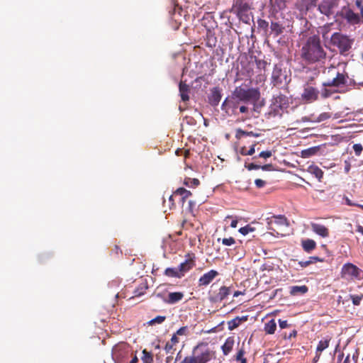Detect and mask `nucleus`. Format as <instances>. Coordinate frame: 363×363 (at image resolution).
<instances>
[{
    "label": "nucleus",
    "mask_w": 363,
    "mask_h": 363,
    "mask_svg": "<svg viewBox=\"0 0 363 363\" xmlns=\"http://www.w3.org/2000/svg\"><path fill=\"white\" fill-rule=\"evenodd\" d=\"M301 58L307 64L323 63L327 57L320 36L313 35L308 37L301 48Z\"/></svg>",
    "instance_id": "1"
},
{
    "label": "nucleus",
    "mask_w": 363,
    "mask_h": 363,
    "mask_svg": "<svg viewBox=\"0 0 363 363\" xmlns=\"http://www.w3.org/2000/svg\"><path fill=\"white\" fill-rule=\"evenodd\" d=\"M214 356L207 342H199L192 350V354L186 356L179 363H207Z\"/></svg>",
    "instance_id": "2"
},
{
    "label": "nucleus",
    "mask_w": 363,
    "mask_h": 363,
    "mask_svg": "<svg viewBox=\"0 0 363 363\" xmlns=\"http://www.w3.org/2000/svg\"><path fill=\"white\" fill-rule=\"evenodd\" d=\"M325 72L329 77L323 83V86L342 88L347 85L349 77L345 70L340 71L338 68L331 66Z\"/></svg>",
    "instance_id": "3"
},
{
    "label": "nucleus",
    "mask_w": 363,
    "mask_h": 363,
    "mask_svg": "<svg viewBox=\"0 0 363 363\" xmlns=\"http://www.w3.org/2000/svg\"><path fill=\"white\" fill-rule=\"evenodd\" d=\"M233 96L240 102L255 104L259 99L260 92L257 88L245 89L240 86L235 89Z\"/></svg>",
    "instance_id": "4"
},
{
    "label": "nucleus",
    "mask_w": 363,
    "mask_h": 363,
    "mask_svg": "<svg viewBox=\"0 0 363 363\" xmlns=\"http://www.w3.org/2000/svg\"><path fill=\"white\" fill-rule=\"evenodd\" d=\"M353 42V39L339 32L334 33L330 38L331 44L337 47L342 55L351 49Z\"/></svg>",
    "instance_id": "5"
},
{
    "label": "nucleus",
    "mask_w": 363,
    "mask_h": 363,
    "mask_svg": "<svg viewBox=\"0 0 363 363\" xmlns=\"http://www.w3.org/2000/svg\"><path fill=\"white\" fill-rule=\"evenodd\" d=\"M267 228L272 234L284 235L283 230L289 226L287 218L284 216H273L267 218Z\"/></svg>",
    "instance_id": "6"
},
{
    "label": "nucleus",
    "mask_w": 363,
    "mask_h": 363,
    "mask_svg": "<svg viewBox=\"0 0 363 363\" xmlns=\"http://www.w3.org/2000/svg\"><path fill=\"white\" fill-rule=\"evenodd\" d=\"M132 354L131 347L125 342L116 345L112 350V357L116 363H125Z\"/></svg>",
    "instance_id": "7"
},
{
    "label": "nucleus",
    "mask_w": 363,
    "mask_h": 363,
    "mask_svg": "<svg viewBox=\"0 0 363 363\" xmlns=\"http://www.w3.org/2000/svg\"><path fill=\"white\" fill-rule=\"evenodd\" d=\"M240 104V101L232 96V97H228L224 100L221 105V109L228 116H237Z\"/></svg>",
    "instance_id": "8"
},
{
    "label": "nucleus",
    "mask_w": 363,
    "mask_h": 363,
    "mask_svg": "<svg viewBox=\"0 0 363 363\" xmlns=\"http://www.w3.org/2000/svg\"><path fill=\"white\" fill-rule=\"evenodd\" d=\"M341 0H322L318 5V11L323 15L330 16L333 15L339 5Z\"/></svg>",
    "instance_id": "9"
},
{
    "label": "nucleus",
    "mask_w": 363,
    "mask_h": 363,
    "mask_svg": "<svg viewBox=\"0 0 363 363\" xmlns=\"http://www.w3.org/2000/svg\"><path fill=\"white\" fill-rule=\"evenodd\" d=\"M361 269L352 263L345 264L340 272L341 277L345 279H354L360 276Z\"/></svg>",
    "instance_id": "10"
},
{
    "label": "nucleus",
    "mask_w": 363,
    "mask_h": 363,
    "mask_svg": "<svg viewBox=\"0 0 363 363\" xmlns=\"http://www.w3.org/2000/svg\"><path fill=\"white\" fill-rule=\"evenodd\" d=\"M186 257V259L185 261L182 262L178 267V269L182 277L186 272H189L196 266V257L194 255L187 254Z\"/></svg>",
    "instance_id": "11"
},
{
    "label": "nucleus",
    "mask_w": 363,
    "mask_h": 363,
    "mask_svg": "<svg viewBox=\"0 0 363 363\" xmlns=\"http://www.w3.org/2000/svg\"><path fill=\"white\" fill-rule=\"evenodd\" d=\"M318 95L319 91L316 88L307 85L304 87L301 98L308 103H312L318 100Z\"/></svg>",
    "instance_id": "12"
},
{
    "label": "nucleus",
    "mask_w": 363,
    "mask_h": 363,
    "mask_svg": "<svg viewBox=\"0 0 363 363\" xmlns=\"http://www.w3.org/2000/svg\"><path fill=\"white\" fill-rule=\"evenodd\" d=\"M272 106L274 111H277V113H279V109L283 111L288 108V97L281 94L274 96L273 98Z\"/></svg>",
    "instance_id": "13"
},
{
    "label": "nucleus",
    "mask_w": 363,
    "mask_h": 363,
    "mask_svg": "<svg viewBox=\"0 0 363 363\" xmlns=\"http://www.w3.org/2000/svg\"><path fill=\"white\" fill-rule=\"evenodd\" d=\"M340 16L345 18L348 23L352 24H357L359 22L360 18L357 13H355L350 7L343 6Z\"/></svg>",
    "instance_id": "14"
},
{
    "label": "nucleus",
    "mask_w": 363,
    "mask_h": 363,
    "mask_svg": "<svg viewBox=\"0 0 363 363\" xmlns=\"http://www.w3.org/2000/svg\"><path fill=\"white\" fill-rule=\"evenodd\" d=\"M254 64L255 67L256 75L259 81L264 80L265 71L267 62L265 60L257 59L256 56H253Z\"/></svg>",
    "instance_id": "15"
},
{
    "label": "nucleus",
    "mask_w": 363,
    "mask_h": 363,
    "mask_svg": "<svg viewBox=\"0 0 363 363\" xmlns=\"http://www.w3.org/2000/svg\"><path fill=\"white\" fill-rule=\"evenodd\" d=\"M250 9V6L246 0H235L230 12L235 14L242 12H248Z\"/></svg>",
    "instance_id": "16"
},
{
    "label": "nucleus",
    "mask_w": 363,
    "mask_h": 363,
    "mask_svg": "<svg viewBox=\"0 0 363 363\" xmlns=\"http://www.w3.org/2000/svg\"><path fill=\"white\" fill-rule=\"evenodd\" d=\"M318 0H298L296 2V8L301 13H306L315 7Z\"/></svg>",
    "instance_id": "17"
},
{
    "label": "nucleus",
    "mask_w": 363,
    "mask_h": 363,
    "mask_svg": "<svg viewBox=\"0 0 363 363\" xmlns=\"http://www.w3.org/2000/svg\"><path fill=\"white\" fill-rule=\"evenodd\" d=\"M218 274L216 270L211 269L208 271L199 278V286H203L208 285Z\"/></svg>",
    "instance_id": "18"
},
{
    "label": "nucleus",
    "mask_w": 363,
    "mask_h": 363,
    "mask_svg": "<svg viewBox=\"0 0 363 363\" xmlns=\"http://www.w3.org/2000/svg\"><path fill=\"white\" fill-rule=\"evenodd\" d=\"M208 98V102L212 106H217L222 98L220 89L218 86L212 88Z\"/></svg>",
    "instance_id": "19"
},
{
    "label": "nucleus",
    "mask_w": 363,
    "mask_h": 363,
    "mask_svg": "<svg viewBox=\"0 0 363 363\" xmlns=\"http://www.w3.org/2000/svg\"><path fill=\"white\" fill-rule=\"evenodd\" d=\"M312 231L321 238H327L329 236V229L323 224L311 223Z\"/></svg>",
    "instance_id": "20"
},
{
    "label": "nucleus",
    "mask_w": 363,
    "mask_h": 363,
    "mask_svg": "<svg viewBox=\"0 0 363 363\" xmlns=\"http://www.w3.org/2000/svg\"><path fill=\"white\" fill-rule=\"evenodd\" d=\"M242 67L245 72L246 74L249 77H252L256 75L255 72V67L254 64L253 55L250 56L249 59H247V62L244 64L242 62H241Z\"/></svg>",
    "instance_id": "21"
},
{
    "label": "nucleus",
    "mask_w": 363,
    "mask_h": 363,
    "mask_svg": "<svg viewBox=\"0 0 363 363\" xmlns=\"http://www.w3.org/2000/svg\"><path fill=\"white\" fill-rule=\"evenodd\" d=\"M179 91L182 100L184 102L188 101L189 100V94L191 91L190 86L185 82L181 81L179 84Z\"/></svg>",
    "instance_id": "22"
},
{
    "label": "nucleus",
    "mask_w": 363,
    "mask_h": 363,
    "mask_svg": "<svg viewBox=\"0 0 363 363\" xmlns=\"http://www.w3.org/2000/svg\"><path fill=\"white\" fill-rule=\"evenodd\" d=\"M174 195L179 196V203L182 205V206H183L186 200L189 196H191L192 194L190 191L186 189L185 188L180 187L174 191Z\"/></svg>",
    "instance_id": "23"
},
{
    "label": "nucleus",
    "mask_w": 363,
    "mask_h": 363,
    "mask_svg": "<svg viewBox=\"0 0 363 363\" xmlns=\"http://www.w3.org/2000/svg\"><path fill=\"white\" fill-rule=\"evenodd\" d=\"M282 74V69L280 65H275L272 74V82L274 85L281 84L282 79L281 78Z\"/></svg>",
    "instance_id": "24"
},
{
    "label": "nucleus",
    "mask_w": 363,
    "mask_h": 363,
    "mask_svg": "<svg viewBox=\"0 0 363 363\" xmlns=\"http://www.w3.org/2000/svg\"><path fill=\"white\" fill-rule=\"evenodd\" d=\"M184 294L183 292H170L167 295L165 302L169 304H174L182 300Z\"/></svg>",
    "instance_id": "25"
},
{
    "label": "nucleus",
    "mask_w": 363,
    "mask_h": 363,
    "mask_svg": "<svg viewBox=\"0 0 363 363\" xmlns=\"http://www.w3.org/2000/svg\"><path fill=\"white\" fill-rule=\"evenodd\" d=\"M248 319L247 315L239 317L237 316L233 320H230L228 322V328L229 330H233L237 328L242 322H245Z\"/></svg>",
    "instance_id": "26"
},
{
    "label": "nucleus",
    "mask_w": 363,
    "mask_h": 363,
    "mask_svg": "<svg viewBox=\"0 0 363 363\" xmlns=\"http://www.w3.org/2000/svg\"><path fill=\"white\" fill-rule=\"evenodd\" d=\"M307 171L308 173H310L311 174L313 175L315 178H317L319 182H320L323 177V170L317 165H310L308 167Z\"/></svg>",
    "instance_id": "27"
},
{
    "label": "nucleus",
    "mask_w": 363,
    "mask_h": 363,
    "mask_svg": "<svg viewBox=\"0 0 363 363\" xmlns=\"http://www.w3.org/2000/svg\"><path fill=\"white\" fill-rule=\"evenodd\" d=\"M301 246L306 252L310 253L315 249L316 242L312 239H306L301 241Z\"/></svg>",
    "instance_id": "28"
},
{
    "label": "nucleus",
    "mask_w": 363,
    "mask_h": 363,
    "mask_svg": "<svg viewBox=\"0 0 363 363\" xmlns=\"http://www.w3.org/2000/svg\"><path fill=\"white\" fill-rule=\"evenodd\" d=\"M231 293V290L230 287L223 286L219 289V291L215 297L216 301H223Z\"/></svg>",
    "instance_id": "29"
},
{
    "label": "nucleus",
    "mask_w": 363,
    "mask_h": 363,
    "mask_svg": "<svg viewBox=\"0 0 363 363\" xmlns=\"http://www.w3.org/2000/svg\"><path fill=\"white\" fill-rule=\"evenodd\" d=\"M308 288L306 285L292 286L290 287L289 293L291 296L303 295L307 293Z\"/></svg>",
    "instance_id": "30"
},
{
    "label": "nucleus",
    "mask_w": 363,
    "mask_h": 363,
    "mask_svg": "<svg viewBox=\"0 0 363 363\" xmlns=\"http://www.w3.org/2000/svg\"><path fill=\"white\" fill-rule=\"evenodd\" d=\"M234 343L235 341L233 337H228L226 339L225 343L221 347L224 355H228L233 350Z\"/></svg>",
    "instance_id": "31"
},
{
    "label": "nucleus",
    "mask_w": 363,
    "mask_h": 363,
    "mask_svg": "<svg viewBox=\"0 0 363 363\" xmlns=\"http://www.w3.org/2000/svg\"><path fill=\"white\" fill-rule=\"evenodd\" d=\"M323 260H324L323 259L320 258L319 257L312 256V257H310L308 258V259L306 261L298 262V264L300 265L301 267L305 268V267H307L308 266H309L312 264L316 263L318 262H323Z\"/></svg>",
    "instance_id": "32"
},
{
    "label": "nucleus",
    "mask_w": 363,
    "mask_h": 363,
    "mask_svg": "<svg viewBox=\"0 0 363 363\" xmlns=\"http://www.w3.org/2000/svg\"><path fill=\"white\" fill-rule=\"evenodd\" d=\"M277 329V323L274 319H272L264 324V332L267 334L272 335Z\"/></svg>",
    "instance_id": "33"
},
{
    "label": "nucleus",
    "mask_w": 363,
    "mask_h": 363,
    "mask_svg": "<svg viewBox=\"0 0 363 363\" xmlns=\"http://www.w3.org/2000/svg\"><path fill=\"white\" fill-rule=\"evenodd\" d=\"M270 28L272 33L277 37L281 34L284 31V28L281 24L277 22H272Z\"/></svg>",
    "instance_id": "34"
},
{
    "label": "nucleus",
    "mask_w": 363,
    "mask_h": 363,
    "mask_svg": "<svg viewBox=\"0 0 363 363\" xmlns=\"http://www.w3.org/2000/svg\"><path fill=\"white\" fill-rule=\"evenodd\" d=\"M164 274L169 277H174V278H178V279L182 278L179 269L177 268H171V267L167 268L164 270Z\"/></svg>",
    "instance_id": "35"
},
{
    "label": "nucleus",
    "mask_w": 363,
    "mask_h": 363,
    "mask_svg": "<svg viewBox=\"0 0 363 363\" xmlns=\"http://www.w3.org/2000/svg\"><path fill=\"white\" fill-rule=\"evenodd\" d=\"M259 135H260L259 133H254L252 131H250V132L245 131V130H242V129L239 128L236 131L235 137L237 139H240L244 136H253V137L257 138Z\"/></svg>",
    "instance_id": "36"
},
{
    "label": "nucleus",
    "mask_w": 363,
    "mask_h": 363,
    "mask_svg": "<svg viewBox=\"0 0 363 363\" xmlns=\"http://www.w3.org/2000/svg\"><path fill=\"white\" fill-rule=\"evenodd\" d=\"M330 341V337H327V338H325L324 340H320L318 344L317 348H316V352L320 353L324 350L328 348V346H329Z\"/></svg>",
    "instance_id": "37"
},
{
    "label": "nucleus",
    "mask_w": 363,
    "mask_h": 363,
    "mask_svg": "<svg viewBox=\"0 0 363 363\" xmlns=\"http://www.w3.org/2000/svg\"><path fill=\"white\" fill-rule=\"evenodd\" d=\"M245 354V351L244 350V347H241L238 350L236 355L235 356V359L237 362H240V363H247V359L245 357H244Z\"/></svg>",
    "instance_id": "38"
},
{
    "label": "nucleus",
    "mask_w": 363,
    "mask_h": 363,
    "mask_svg": "<svg viewBox=\"0 0 363 363\" xmlns=\"http://www.w3.org/2000/svg\"><path fill=\"white\" fill-rule=\"evenodd\" d=\"M166 320V316L164 315H157V317L152 318L149 320L147 324L150 326H152L155 325H160L164 322Z\"/></svg>",
    "instance_id": "39"
},
{
    "label": "nucleus",
    "mask_w": 363,
    "mask_h": 363,
    "mask_svg": "<svg viewBox=\"0 0 363 363\" xmlns=\"http://www.w3.org/2000/svg\"><path fill=\"white\" fill-rule=\"evenodd\" d=\"M143 356L141 357L143 363H153V356L151 352H147L146 350H143Z\"/></svg>",
    "instance_id": "40"
},
{
    "label": "nucleus",
    "mask_w": 363,
    "mask_h": 363,
    "mask_svg": "<svg viewBox=\"0 0 363 363\" xmlns=\"http://www.w3.org/2000/svg\"><path fill=\"white\" fill-rule=\"evenodd\" d=\"M184 184L189 187H196L200 184V182L198 179L194 178H185Z\"/></svg>",
    "instance_id": "41"
},
{
    "label": "nucleus",
    "mask_w": 363,
    "mask_h": 363,
    "mask_svg": "<svg viewBox=\"0 0 363 363\" xmlns=\"http://www.w3.org/2000/svg\"><path fill=\"white\" fill-rule=\"evenodd\" d=\"M237 16L239 18L240 21H242L245 23H250V21L251 18V15L248 12H242L239 13H236Z\"/></svg>",
    "instance_id": "42"
},
{
    "label": "nucleus",
    "mask_w": 363,
    "mask_h": 363,
    "mask_svg": "<svg viewBox=\"0 0 363 363\" xmlns=\"http://www.w3.org/2000/svg\"><path fill=\"white\" fill-rule=\"evenodd\" d=\"M350 297L352 301V303L354 306H359L360 304L361 301L363 299V294L354 295L350 294Z\"/></svg>",
    "instance_id": "43"
},
{
    "label": "nucleus",
    "mask_w": 363,
    "mask_h": 363,
    "mask_svg": "<svg viewBox=\"0 0 363 363\" xmlns=\"http://www.w3.org/2000/svg\"><path fill=\"white\" fill-rule=\"evenodd\" d=\"M257 26L258 28H260L263 30L264 32H267L269 28V23L264 19L259 18L257 20Z\"/></svg>",
    "instance_id": "44"
},
{
    "label": "nucleus",
    "mask_w": 363,
    "mask_h": 363,
    "mask_svg": "<svg viewBox=\"0 0 363 363\" xmlns=\"http://www.w3.org/2000/svg\"><path fill=\"white\" fill-rule=\"evenodd\" d=\"M331 117L330 113H322L317 118H315V123H320L329 119Z\"/></svg>",
    "instance_id": "45"
},
{
    "label": "nucleus",
    "mask_w": 363,
    "mask_h": 363,
    "mask_svg": "<svg viewBox=\"0 0 363 363\" xmlns=\"http://www.w3.org/2000/svg\"><path fill=\"white\" fill-rule=\"evenodd\" d=\"M328 86H323V88L321 89L320 95L321 97L323 99H327L335 93V91H333L331 89H328Z\"/></svg>",
    "instance_id": "46"
},
{
    "label": "nucleus",
    "mask_w": 363,
    "mask_h": 363,
    "mask_svg": "<svg viewBox=\"0 0 363 363\" xmlns=\"http://www.w3.org/2000/svg\"><path fill=\"white\" fill-rule=\"evenodd\" d=\"M253 231H255V228L250 226V225H247L242 227L239 229V232L243 235H246L249 233H251Z\"/></svg>",
    "instance_id": "47"
},
{
    "label": "nucleus",
    "mask_w": 363,
    "mask_h": 363,
    "mask_svg": "<svg viewBox=\"0 0 363 363\" xmlns=\"http://www.w3.org/2000/svg\"><path fill=\"white\" fill-rule=\"evenodd\" d=\"M223 245L225 246H231L235 243V240L233 237L222 239Z\"/></svg>",
    "instance_id": "48"
},
{
    "label": "nucleus",
    "mask_w": 363,
    "mask_h": 363,
    "mask_svg": "<svg viewBox=\"0 0 363 363\" xmlns=\"http://www.w3.org/2000/svg\"><path fill=\"white\" fill-rule=\"evenodd\" d=\"M174 345L172 344L169 342H167L164 346V350L167 354H173L174 351Z\"/></svg>",
    "instance_id": "49"
},
{
    "label": "nucleus",
    "mask_w": 363,
    "mask_h": 363,
    "mask_svg": "<svg viewBox=\"0 0 363 363\" xmlns=\"http://www.w3.org/2000/svg\"><path fill=\"white\" fill-rule=\"evenodd\" d=\"M188 327L187 326H183L181 327L179 329H178L176 332V335H186L188 334Z\"/></svg>",
    "instance_id": "50"
},
{
    "label": "nucleus",
    "mask_w": 363,
    "mask_h": 363,
    "mask_svg": "<svg viewBox=\"0 0 363 363\" xmlns=\"http://www.w3.org/2000/svg\"><path fill=\"white\" fill-rule=\"evenodd\" d=\"M147 287H141V289H137L134 291V297H139L145 293Z\"/></svg>",
    "instance_id": "51"
},
{
    "label": "nucleus",
    "mask_w": 363,
    "mask_h": 363,
    "mask_svg": "<svg viewBox=\"0 0 363 363\" xmlns=\"http://www.w3.org/2000/svg\"><path fill=\"white\" fill-rule=\"evenodd\" d=\"M255 145H256V143L253 144L250 148L249 150H247V152H243V151H240V154L242 155H252L255 152Z\"/></svg>",
    "instance_id": "52"
},
{
    "label": "nucleus",
    "mask_w": 363,
    "mask_h": 363,
    "mask_svg": "<svg viewBox=\"0 0 363 363\" xmlns=\"http://www.w3.org/2000/svg\"><path fill=\"white\" fill-rule=\"evenodd\" d=\"M353 150L357 156H359L362 152V145L361 144H354L353 145Z\"/></svg>",
    "instance_id": "53"
},
{
    "label": "nucleus",
    "mask_w": 363,
    "mask_h": 363,
    "mask_svg": "<svg viewBox=\"0 0 363 363\" xmlns=\"http://www.w3.org/2000/svg\"><path fill=\"white\" fill-rule=\"evenodd\" d=\"M177 197V195H174V191L173 194L169 197V203L170 209L175 208L176 204L174 203V198Z\"/></svg>",
    "instance_id": "54"
},
{
    "label": "nucleus",
    "mask_w": 363,
    "mask_h": 363,
    "mask_svg": "<svg viewBox=\"0 0 363 363\" xmlns=\"http://www.w3.org/2000/svg\"><path fill=\"white\" fill-rule=\"evenodd\" d=\"M300 121L301 122H313L315 123V117L313 114H311L308 116H303L301 118Z\"/></svg>",
    "instance_id": "55"
},
{
    "label": "nucleus",
    "mask_w": 363,
    "mask_h": 363,
    "mask_svg": "<svg viewBox=\"0 0 363 363\" xmlns=\"http://www.w3.org/2000/svg\"><path fill=\"white\" fill-rule=\"evenodd\" d=\"M272 153L270 150L262 151L259 154V157H262L264 159L269 158V157H272Z\"/></svg>",
    "instance_id": "56"
},
{
    "label": "nucleus",
    "mask_w": 363,
    "mask_h": 363,
    "mask_svg": "<svg viewBox=\"0 0 363 363\" xmlns=\"http://www.w3.org/2000/svg\"><path fill=\"white\" fill-rule=\"evenodd\" d=\"M255 184L257 188L260 189L265 186L266 182L261 179H256L255 180Z\"/></svg>",
    "instance_id": "57"
},
{
    "label": "nucleus",
    "mask_w": 363,
    "mask_h": 363,
    "mask_svg": "<svg viewBox=\"0 0 363 363\" xmlns=\"http://www.w3.org/2000/svg\"><path fill=\"white\" fill-rule=\"evenodd\" d=\"M245 167L248 170L259 169H260V165L255 164V163H250V164L245 165Z\"/></svg>",
    "instance_id": "58"
},
{
    "label": "nucleus",
    "mask_w": 363,
    "mask_h": 363,
    "mask_svg": "<svg viewBox=\"0 0 363 363\" xmlns=\"http://www.w3.org/2000/svg\"><path fill=\"white\" fill-rule=\"evenodd\" d=\"M355 5L357 8L359 9L361 16L363 18V4H362V0H356L355 1Z\"/></svg>",
    "instance_id": "59"
},
{
    "label": "nucleus",
    "mask_w": 363,
    "mask_h": 363,
    "mask_svg": "<svg viewBox=\"0 0 363 363\" xmlns=\"http://www.w3.org/2000/svg\"><path fill=\"white\" fill-rule=\"evenodd\" d=\"M274 267L272 264L264 263L261 266V269L262 271H272L273 270Z\"/></svg>",
    "instance_id": "60"
},
{
    "label": "nucleus",
    "mask_w": 363,
    "mask_h": 363,
    "mask_svg": "<svg viewBox=\"0 0 363 363\" xmlns=\"http://www.w3.org/2000/svg\"><path fill=\"white\" fill-rule=\"evenodd\" d=\"M260 169L264 171H272L274 170V167L272 164H267L262 166L260 165Z\"/></svg>",
    "instance_id": "61"
},
{
    "label": "nucleus",
    "mask_w": 363,
    "mask_h": 363,
    "mask_svg": "<svg viewBox=\"0 0 363 363\" xmlns=\"http://www.w3.org/2000/svg\"><path fill=\"white\" fill-rule=\"evenodd\" d=\"M279 325L281 329L286 328L289 326L287 320H279Z\"/></svg>",
    "instance_id": "62"
},
{
    "label": "nucleus",
    "mask_w": 363,
    "mask_h": 363,
    "mask_svg": "<svg viewBox=\"0 0 363 363\" xmlns=\"http://www.w3.org/2000/svg\"><path fill=\"white\" fill-rule=\"evenodd\" d=\"M238 109H239V112L240 113H248V108L244 105H239V107H238Z\"/></svg>",
    "instance_id": "63"
},
{
    "label": "nucleus",
    "mask_w": 363,
    "mask_h": 363,
    "mask_svg": "<svg viewBox=\"0 0 363 363\" xmlns=\"http://www.w3.org/2000/svg\"><path fill=\"white\" fill-rule=\"evenodd\" d=\"M169 342L174 345H177L179 342V338L177 337V335H176V333H174L172 335V337H171L170 341H169Z\"/></svg>",
    "instance_id": "64"
}]
</instances>
